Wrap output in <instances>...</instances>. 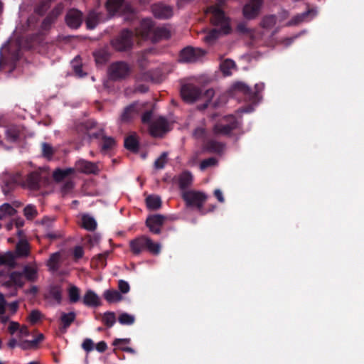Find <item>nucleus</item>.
<instances>
[{"instance_id": "obj_1", "label": "nucleus", "mask_w": 364, "mask_h": 364, "mask_svg": "<svg viewBox=\"0 0 364 364\" xmlns=\"http://www.w3.org/2000/svg\"><path fill=\"white\" fill-rule=\"evenodd\" d=\"M224 3L225 0H219L216 5L210 6L207 9V12L212 14V24L216 27L210 30L203 38L208 45H213L220 33L228 34L232 31L230 19L220 8Z\"/></svg>"}, {"instance_id": "obj_2", "label": "nucleus", "mask_w": 364, "mask_h": 364, "mask_svg": "<svg viewBox=\"0 0 364 364\" xmlns=\"http://www.w3.org/2000/svg\"><path fill=\"white\" fill-rule=\"evenodd\" d=\"M241 129V122L232 114L227 115L217 122L213 132L216 135L231 136L233 131Z\"/></svg>"}, {"instance_id": "obj_3", "label": "nucleus", "mask_w": 364, "mask_h": 364, "mask_svg": "<svg viewBox=\"0 0 364 364\" xmlns=\"http://www.w3.org/2000/svg\"><path fill=\"white\" fill-rule=\"evenodd\" d=\"M134 36L132 31L123 29L111 41V45L117 51H129L134 46Z\"/></svg>"}, {"instance_id": "obj_4", "label": "nucleus", "mask_w": 364, "mask_h": 364, "mask_svg": "<svg viewBox=\"0 0 364 364\" xmlns=\"http://www.w3.org/2000/svg\"><path fill=\"white\" fill-rule=\"evenodd\" d=\"M183 200L188 207H195L201 215L205 214L203 209V204L207 199L205 193L196 191H185L181 194Z\"/></svg>"}, {"instance_id": "obj_5", "label": "nucleus", "mask_w": 364, "mask_h": 364, "mask_svg": "<svg viewBox=\"0 0 364 364\" xmlns=\"http://www.w3.org/2000/svg\"><path fill=\"white\" fill-rule=\"evenodd\" d=\"M130 73L131 67L124 61L112 63L108 68L109 77L114 81H119L127 78Z\"/></svg>"}, {"instance_id": "obj_6", "label": "nucleus", "mask_w": 364, "mask_h": 364, "mask_svg": "<svg viewBox=\"0 0 364 364\" xmlns=\"http://www.w3.org/2000/svg\"><path fill=\"white\" fill-rule=\"evenodd\" d=\"M264 87V85L263 83L256 84L254 90L243 82H237L234 85V89L236 91L242 93L246 100L252 102H255L259 100V95L263 90Z\"/></svg>"}, {"instance_id": "obj_7", "label": "nucleus", "mask_w": 364, "mask_h": 364, "mask_svg": "<svg viewBox=\"0 0 364 364\" xmlns=\"http://www.w3.org/2000/svg\"><path fill=\"white\" fill-rule=\"evenodd\" d=\"M202 90L193 84H185L181 88V95L183 100L189 103L196 102L200 98Z\"/></svg>"}, {"instance_id": "obj_8", "label": "nucleus", "mask_w": 364, "mask_h": 364, "mask_svg": "<svg viewBox=\"0 0 364 364\" xmlns=\"http://www.w3.org/2000/svg\"><path fill=\"white\" fill-rule=\"evenodd\" d=\"M205 53L206 52L201 48L187 46L181 50L180 58L183 62L192 63L204 56Z\"/></svg>"}, {"instance_id": "obj_9", "label": "nucleus", "mask_w": 364, "mask_h": 364, "mask_svg": "<svg viewBox=\"0 0 364 364\" xmlns=\"http://www.w3.org/2000/svg\"><path fill=\"white\" fill-rule=\"evenodd\" d=\"M20 180V175L6 173L2 176V192L5 196H9L10 193L18 186Z\"/></svg>"}, {"instance_id": "obj_10", "label": "nucleus", "mask_w": 364, "mask_h": 364, "mask_svg": "<svg viewBox=\"0 0 364 364\" xmlns=\"http://www.w3.org/2000/svg\"><path fill=\"white\" fill-rule=\"evenodd\" d=\"M65 22L68 27L77 29L82 23V13L77 9H70L65 16Z\"/></svg>"}, {"instance_id": "obj_11", "label": "nucleus", "mask_w": 364, "mask_h": 364, "mask_svg": "<svg viewBox=\"0 0 364 364\" xmlns=\"http://www.w3.org/2000/svg\"><path fill=\"white\" fill-rule=\"evenodd\" d=\"M43 183V177L38 171H33L27 175L24 181L25 187L32 191H38Z\"/></svg>"}, {"instance_id": "obj_12", "label": "nucleus", "mask_w": 364, "mask_h": 364, "mask_svg": "<svg viewBox=\"0 0 364 364\" xmlns=\"http://www.w3.org/2000/svg\"><path fill=\"white\" fill-rule=\"evenodd\" d=\"M165 219L166 218L162 215H152L146 218V225L151 232L154 234H159Z\"/></svg>"}, {"instance_id": "obj_13", "label": "nucleus", "mask_w": 364, "mask_h": 364, "mask_svg": "<svg viewBox=\"0 0 364 364\" xmlns=\"http://www.w3.org/2000/svg\"><path fill=\"white\" fill-rule=\"evenodd\" d=\"M263 0H250L243 7V15L247 19L255 18L259 12Z\"/></svg>"}, {"instance_id": "obj_14", "label": "nucleus", "mask_w": 364, "mask_h": 364, "mask_svg": "<svg viewBox=\"0 0 364 364\" xmlns=\"http://www.w3.org/2000/svg\"><path fill=\"white\" fill-rule=\"evenodd\" d=\"M151 11L154 16L160 19H167L173 16V8L162 3L154 4Z\"/></svg>"}, {"instance_id": "obj_15", "label": "nucleus", "mask_w": 364, "mask_h": 364, "mask_svg": "<svg viewBox=\"0 0 364 364\" xmlns=\"http://www.w3.org/2000/svg\"><path fill=\"white\" fill-rule=\"evenodd\" d=\"M21 273L23 279L29 282H36L38 279V267L36 262L24 265Z\"/></svg>"}, {"instance_id": "obj_16", "label": "nucleus", "mask_w": 364, "mask_h": 364, "mask_svg": "<svg viewBox=\"0 0 364 364\" xmlns=\"http://www.w3.org/2000/svg\"><path fill=\"white\" fill-rule=\"evenodd\" d=\"M168 122L164 117H159L149 126L150 133L154 136H159L168 130Z\"/></svg>"}, {"instance_id": "obj_17", "label": "nucleus", "mask_w": 364, "mask_h": 364, "mask_svg": "<svg viewBox=\"0 0 364 364\" xmlns=\"http://www.w3.org/2000/svg\"><path fill=\"white\" fill-rule=\"evenodd\" d=\"M154 22L150 18L142 19L140 22L139 28L136 30V35L141 37L142 38H147L150 33L154 31Z\"/></svg>"}, {"instance_id": "obj_18", "label": "nucleus", "mask_w": 364, "mask_h": 364, "mask_svg": "<svg viewBox=\"0 0 364 364\" xmlns=\"http://www.w3.org/2000/svg\"><path fill=\"white\" fill-rule=\"evenodd\" d=\"M75 168L81 172L86 174H95L98 171V168L95 164L80 159L75 163Z\"/></svg>"}, {"instance_id": "obj_19", "label": "nucleus", "mask_w": 364, "mask_h": 364, "mask_svg": "<svg viewBox=\"0 0 364 364\" xmlns=\"http://www.w3.org/2000/svg\"><path fill=\"white\" fill-rule=\"evenodd\" d=\"M82 303L88 307H98L101 305L99 296L92 290L86 291L82 298Z\"/></svg>"}, {"instance_id": "obj_20", "label": "nucleus", "mask_w": 364, "mask_h": 364, "mask_svg": "<svg viewBox=\"0 0 364 364\" xmlns=\"http://www.w3.org/2000/svg\"><path fill=\"white\" fill-rule=\"evenodd\" d=\"M62 287L59 284L50 285L48 289V293L44 295L45 299H53L57 304H60L62 302Z\"/></svg>"}, {"instance_id": "obj_21", "label": "nucleus", "mask_w": 364, "mask_h": 364, "mask_svg": "<svg viewBox=\"0 0 364 364\" xmlns=\"http://www.w3.org/2000/svg\"><path fill=\"white\" fill-rule=\"evenodd\" d=\"M147 237L141 236L130 241L129 247L132 253L135 255H139L146 249Z\"/></svg>"}, {"instance_id": "obj_22", "label": "nucleus", "mask_w": 364, "mask_h": 364, "mask_svg": "<svg viewBox=\"0 0 364 364\" xmlns=\"http://www.w3.org/2000/svg\"><path fill=\"white\" fill-rule=\"evenodd\" d=\"M139 112L138 105L133 103L126 107L120 116L122 122H129L132 120Z\"/></svg>"}, {"instance_id": "obj_23", "label": "nucleus", "mask_w": 364, "mask_h": 364, "mask_svg": "<svg viewBox=\"0 0 364 364\" xmlns=\"http://www.w3.org/2000/svg\"><path fill=\"white\" fill-rule=\"evenodd\" d=\"M193 183V175L188 171H185L182 172L178 178V183L179 188L183 191H187Z\"/></svg>"}, {"instance_id": "obj_24", "label": "nucleus", "mask_w": 364, "mask_h": 364, "mask_svg": "<svg viewBox=\"0 0 364 364\" xmlns=\"http://www.w3.org/2000/svg\"><path fill=\"white\" fill-rule=\"evenodd\" d=\"M16 258L26 257L30 254V245L26 240H21L16 245L15 250Z\"/></svg>"}, {"instance_id": "obj_25", "label": "nucleus", "mask_w": 364, "mask_h": 364, "mask_svg": "<svg viewBox=\"0 0 364 364\" xmlns=\"http://www.w3.org/2000/svg\"><path fill=\"white\" fill-rule=\"evenodd\" d=\"M59 13L56 9L51 11L43 19L41 25V29L43 31H48L50 29L52 25L56 21Z\"/></svg>"}, {"instance_id": "obj_26", "label": "nucleus", "mask_w": 364, "mask_h": 364, "mask_svg": "<svg viewBox=\"0 0 364 364\" xmlns=\"http://www.w3.org/2000/svg\"><path fill=\"white\" fill-rule=\"evenodd\" d=\"M0 265L14 268L16 267L15 254L11 251L0 253Z\"/></svg>"}, {"instance_id": "obj_27", "label": "nucleus", "mask_w": 364, "mask_h": 364, "mask_svg": "<svg viewBox=\"0 0 364 364\" xmlns=\"http://www.w3.org/2000/svg\"><path fill=\"white\" fill-rule=\"evenodd\" d=\"M124 147L133 153L139 151V143L135 134H131L124 139Z\"/></svg>"}, {"instance_id": "obj_28", "label": "nucleus", "mask_w": 364, "mask_h": 364, "mask_svg": "<svg viewBox=\"0 0 364 364\" xmlns=\"http://www.w3.org/2000/svg\"><path fill=\"white\" fill-rule=\"evenodd\" d=\"M61 262V254L56 252L50 255L46 265L48 267L50 271L56 272L59 269Z\"/></svg>"}, {"instance_id": "obj_29", "label": "nucleus", "mask_w": 364, "mask_h": 364, "mask_svg": "<svg viewBox=\"0 0 364 364\" xmlns=\"http://www.w3.org/2000/svg\"><path fill=\"white\" fill-rule=\"evenodd\" d=\"M21 129L17 125H11L6 129V138L9 142H16L20 138Z\"/></svg>"}, {"instance_id": "obj_30", "label": "nucleus", "mask_w": 364, "mask_h": 364, "mask_svg": "<svg viewBox=\"0 0 364 364\" xmlns=\"http://www.w3.org/2000/svg\"><path fill=\"white\" fill-rule=\"evenodd\" d=\"M75 318L76 314L73 311L69 313L63 312L60 318L61 324L60 328H63L65 331L75 321Z\"/></svg>"}, {"instance_id": "obj_31", "label": "nucleus", "mask_w": 364, "mask_h": 364, "mask_svg": "<svg viewBox=\"0 0 364 364\" xmlns=\"http://www.w3.org/2000/svg\"><path fill=\"white\" fill-rule=\"evenodd\" d=\"M145 200L147 208L149 210H156L161 207L162 201L159 196L149 195Z\"/></svg>"}, {"instance_id": "obj_32", "label": "nucleus", "mask_w": 364, "mask_h": 364, "mask_svg": "<svg viewBox=\"0 0 364 364\" xmlns=\"http://www.w3.org/2000/svg\"><path fill=\"white\" fill-rule=\"evenodd\" d=\"M109 252L108 251L99 254L94 257L91 260L92 266L95 268L102 267L104 268L107 265V257Z\"/></svg>"}, {"instance_id": "obj_33", "label": "nucleus", "mask_w": 364, "mask_h": 364, "mask_svg": "<svg viewBox=\"0 0 364 364\" xmlns=\"http://www.w3.org/2000/svg\"><path fill=\"white\" fill-rule=\"evenodd\" d=\"M103 296L109 303L119 302L122 299L121 293L115 289H108L104 292Z\"/></svg>"}, {"instance_id": "obj_34", "label": "nucleus", "mask_w": 364, "mask_h": 364, "mask_svg": "<svg viewBox=\"0 0 364 364\" xmlns=\"http://www.w3.org/2000/svg\"><path fill=\"white\" fill-rule=\"evenodd\" d=\"M311 14H313L314 16L316 15V12L313 10V9H309L308 11H305V12H303L300 14H298L295 16H294L288 23H287V25L288 26H295V25H298L300 23L306 20V18H308V16Z\"/></svg>"}, {"instance_id": "obj_35", "label": "nucleus", "mask_w": 364, "mask_h": 364, "mask_svg": "<svg viewBox=\"0 0 364 364\" xmlns=\"http://www.w3.org/2000/svg\"><path fill=\"white\" fill-rule=\"evenodd\" d=\"M19 59L18 52H16L13 55L11 60H4L1 57L0 58V69H3L4 66H7L9 72L11 73L16 68V63Z\"/></svg>"}, {"instance_id": "obj_36", "label": "nucleus", "mask_w": 364, "mask_h": 364, "mask_svg": "<svg viewBox=\"0 0 364 364\" xmlns=\"http://www.w3.org/2000/svg\"><path fill=\"white\" fill-rule=\"evenodd\" d=\"M205 147L210 152L220 153L223 151L225 145L221 142L210 139L206 142Z\"/></svg>"}, {"instance_id": "obj_37", "label": "nucleus", "mask_w": 364, "mask_h": 364, "mask_svg": "<svg viewBox=\"0 0 364 364\" xmlns=\"http://www.w3.org/2000/svg\"><path fill=\"white\" fill-rule=\"evenodd\" d=\"M116 145V141L113 137L102 135L101 141V151L107 152L112 150Z\"/></svg>"}, {"instance_id": "obj_38", "label": "nucleus", "mask_w": 364, "mask_h": 364, "mask_svg": "<svg viewBox=\"0 0 364 364\" xmlns=\"http://www.w3.org/2000/svg\"><path fill=\"white\" fill-rule=\"evenodd\" d=\"M9 277L11 279V283L14 284L16 288H22L25 282L23 279L21 272L19 271H14L9 274Z\"/></svg>"}, {"instance_id": "obj_39", "label": "nucleus", "mask_w": 364, "mask_h": 364, "mask_svg": "<svg viewBox=\"0 0 364 364\" xmlns=\"http://www.w3.org/2000/svg\"><path fill=\"white\" fill-rule=\"evenodd\" d=\"M82 223L83 228L89 231H94L97 228L96 220L89 215H82Z\"/></svg>"}, {"instance_id": "obj_40", "label": "nucleus", "mask_w": 364, "mask_h": 364, "mask_svg": "<svg viewBox=\"0 0 364 364\" xmlns=\"http://www.w3.org/2000/svg\"><path fill=\"white\" fill-rule=\"evenodd\" d=\"M69 301L71 304H75L79 301L80 298V290L75 285H70L68 289Z\"/></svg>"}, {"instance_id": "obj_41", "label": "nucleus", "mask_w": 364, "mask_h": 364, "mask_svg": "<svg viewBox=\"0 0 364 364\" xmlns=\"http://www.w3.org/2000/svg\"><path fill=\"white\" fill-rule=\"evenodd\" d=\"M124 0H107L106 7L110 14L118 12L122 8Z\"/></svg>"}, {"instance_id": "obj_42", "label": "nucleus", "mask_w": 364, "mask_h": 364, "mask_svg": "<svg viewBox=\"0 0 364 364\" xmlns=\"http://www.w3.org/2000/svg\"><path fill=\"white\" fill-rule=\"evenodd\" d=\"M75 168H68L65 169L58 168L53 172V177L56 181L63 180L67 176L74 173Z\"/></svg>"}, {"instance_id": "obj_43", "label": "nucleus", "mask_w": 364, "mask_h": 364, "mask_svg": "<svg viewBox=\"0 0 364 364\" xmlns=\"http://www.w3.org/2000/svg\"><path fill=\"white\" fill-rule=\"evenodd\" d=\"M94 57L97 63H105L110 58V53L105 49H100L94 53Z\"/></svg>"}, {"instance_id": "obj_44", "label": "nucleus", "mask_w": 364, "mask_h": 364, "mask_svg": "<svg viewBox=\"0 0 364 364\" xmlns=\"http://www.w3.org/2000/svg\"><path fill=\"white\" fill-rule=\"evenodd\" d=\"M16 210L9 203H4L0 206V220L5 218L6 216L14 215Z\"/></svg>"}, {"instance_id": "obj_45", "label": "nucleus", "mask_w": 364, "mask_h": 364, "mask_svg": "<svg viewBox=\"0 0 364 364\" xmlns=\"http://www.w3.org/2000/svg\"><path fill=\"white\" fill-rule=\"evenodd\" d=\"M102 322L107 328H111L116 322L115 314L112 311L105 312L102 318Z\"/></svg>"}, {"instance_id": "obj_46", "label": "nucleus", "mask_w": 364, "mask_h": 364, "mask_svg": "<svg viewBox=\"0 0 364 364\" xmlns=\"http://www.w3.org/2000/svg\"><path fill=\"white\" fill-rule=\"evenodd\" d=\"M146 249L153 255H159L161 252V245L159 243L154 242L150 238L147 237Z\"/></svg>"}, {"instance_id": "obj_47", "label": "nucleus", "mask_w": 364, "mask_h": 364, "mask_svg": "<svg viewBox=\"0 0 364 364\" xmlns=\"http://www.w3.org/2000/svg\"><path fill=\"white\" fill-rule=\"evenodd\" d=\"M50 5L49 1L43 0L41 1L35 7L34 11L39 16H43L46 11L49 9Z\"/></svg>"}, {"instance_id": "obj_48", "label": "nucleus", "mask_w": 364, "mask_h": 364, "mask_svg": "<svg viewBox=\"0 0 364 364\" xmlns=\"http://www.w3.org/2000/svg\"><path fill=\"white\" fill-rule=\"evenodd\" d=\"M277 23L275 15H269L264 16L262 21L261 26L264 28L270 29L274 26Z\"/></svg>"}, {"instance_id": "obj_49", "label": "nucleus", "mask_w": 364, "mask_h": 364, "mask_svg": "<svg viewBox=\"0 0 364 364\" xmlns=\"http://www.w3.org/2000/svg\"><path fill=\"white\" fill-rule=\"evenodd\" d=\"M118 321L122 325H132L135 321V318L133 315L127 313H122L118 317Z\"/></svg>"}, {"instance_id": "obj_50", "label": "nucleus", "mask_w": 364, "mask_h": 364, "mask_svg": "<svg viewBox=\"0 0 364 364\" xmlns=\"http://www.w3.org/2000/svg\"><path fill=\"white\" fill-rule=\"evenodd\" d=\"M24 215L28 220H33L38 215V212L35 205H28L23 210Z\"/></svg>"}, {"instance_id": "obj_51", "label": "nucleus", "mask_w": 364, "mask_h": 364, "mask_svg": "<svg viewBox=\"0 0 364 364\" xmlns=\"http://www.w3.org/2000/svg\"><path fill=\"white\" fill-rule=\"evenodd\" d=\"M155 35L161 38L168 39L170 38V31L165 27H158L154 31Z\"/></svg>"}, {"instance_id": "obj_52", "label": "nucleus", "mask_w": 364, "mask_h": 364, "mask_svg": "<svg viewBox=\"0 0 364 364\" xmlns=\"http://www.w3.org/2000/svg\"><path fill=\"white\" fill-rule=\"evenodd\" d=\"M54 154V150L53 146L48 143L42 144V154L46 158H50L53 156Z\"/></svg>"}, {"instance_id": "obj_53", "label": "nucleus", "mask_w": 364, "mask_h": 364, "mask_svg": "<svg viewBox=\"0 0 364 364\" xmlns=\"http://www.w3.org/2000/svg\"><path fill=\"white\" fill-rule=\"evenodd\" d=\"M167 154L163 152L161 156L154 161V167L156 169H162L166 164Z\"/></svg>"}, {"instance_id": "obj_54", "label": "nucleus", "mask_w": 364, "mask_h": 364, "mask_svg": "<svg viewBox=\"0 0 364 364\" xmlns=\"http://www.w3.org/2000/svg\"><path fill=\"white\" fill-rule=\"evenodd\" d=\"M235 66V63L232 60H225L223 64L221 65V70L225 75H229L230 73L229 71L230 69L234 68Z\"/></svg>"}, {"instance_id": "obj_55", "label": "nucleus", "mask_w": 364, "mask_h": 364, "mask_svg": "<svg viewBox=\"0 0 364 364\" xmlns=\"http://www.w3.org/2000/svg\"><path fill=\"white\" fill-rule=\"evenodd\" d=\"M217 164V160L213 158L210 157L206 159L203 160L200 164V168L203 171L208 167L215 166Z\"/></svg>"}, {"instance_id": "obj_56", "label": "nucleus", "mask_w": 364, "mask_h": 364, "mask_svg": "<svg viewBox=\"0 0 364 364\" xmlns=\"http://www.w3.org/2000/svg\"><path fill=\"white\" fill-rule=\"evenodd\" d=\"M78 60L77 58L74 59V60L72 62V66L73 68V70L75 72V74L78 77H83L86 74L83 73L82 65L78 64Z\"/></svg>"}, {"instance_id": "obj_57", "label": "nucleus", "mask_w": 364, "mask_h": 364, "mask_svg": "<svg viewBox=\"0 0 364 364\" xmlns=\"http://www.w3.org/2000/svg\"><path fill=\"white\" fill-rule=\"evenodd\" d=\"M42 314L38 310H33L29 314V321L32 324H35L41 320Z\"/></svg>"}, {"instance_id": "obj_58", "label": "nucleus", "mask_w": 364, "mask_h": 364, "mask_svg": "<svg viewBox=\"0 0 364 364\" xmlns=\"http://www.w3.org/2000/svg\"><path fill=\"white\" fill-rule=\"evenodd\" d=\"M215 94L213 89L207 90L204 94L201 93L200 97L203 98L205 100V104L204 105V107H207L208 103L210 102L211 99L213 97Z\"/></svg>"}, {"instance_id": "obj_59", "label": "nucleus", "mask_w": 364, "mask_h": 364, "mask_svg": "<svg viewBox=\"0 0 364 364\" xmlns=\"http://www.w3.org/2000/svg\"><path fill=\"white\" fill-rule=\"evenodd\" d=\"M118 288H119L120 292L122 294H127L130 290V287H129V283L122 279L119 281Z\"/></svg>"}, {"instance_id": "obj_60", "label": "nucleus", "mask_w": 364, "mask_h": 364, "mask_svg": "<svg viewBox=\"0 0 364 364\" xmlns=\"http://www.w3.org/2000/svg\"><path fill=\"white\" fill-rule=\"evenodd\" d=\"M73 258L75 261H77L81 259L84 255V250L81 246L75 247L73 252Z\"/></svg>"}, {"instance_id": "obj_61", "label": "nucleus", "mask_w": 364, "mask_h": 364, "mask_svg": "<svg viewBox=\"0 0 364 364\" xmlns=\"http://www.w3.org/2000/svg\"><path fill=\"white\" fill-rule=\"evenodd\" d=\"M193 136L196 139H204L206 136V131L203 127H197L193 132Z\"/></svg>"}, {"instance_id": "obj_62", "label": "nucleus", "mask_w": 364, "mask_h": 364, "mask_svg": "<svg viewBox=\"0 0 364 364\" xmlns=\"http://www.w3.org/2000/svg\"><path fill=\"white\" fill-rule=\"evenodd\" d=\"M82 347L85 351L90 352L93 350V348H94L93 341L90 338H86L84 340V341L82 344Z\"/></svg>"}, {"instance_id": "obj_63", "label": "nucleus", "mask_w": 364, "mask_h": 364, "mask_svg": "<svg viewBox=\"0 0 364 364\" xmlns=\"http://www.w3.org/2000/svg\"><path fill=\"white\" fill-rule=\"evenodd\" d=\"M153 112L151 110L146 111L141 116V122L144 124H150L152 118Z\"/></svg>"}, {"instance_id": "obj_64", "label": "nucleus", "mask_w": 364, "mask_h": 364, "mask_svg": "<svg viewBox=\"0 0 364 364\" xmlns=\"http://www.w3.org/2000/svg\"><path fill=\"white\" fill-rule=\"evenodd\" d=\"M237 31L242 33V34H247L250 33L249 28H247V25L245 22H240L237 26Z\"/></svg>"}]
</instances>
